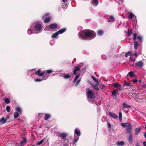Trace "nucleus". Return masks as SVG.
I'll list each match as a JSON object with an SVG mask.
<instances>
[{
    "mask_svg": "<svg viewBox=\"0 0 146 146\" xmlns=\"http://www.w3.org/2000/svg\"><path fill=\"white\" fill-rule=\"evenodd\" d=\"M108 113L109 114L111 117L116 119H117L118 116L116 114L113 113L111 112H109Z\"/></svg>",
    "mask_w": 146,
    "mask_h": 146,
    "instance_id": "9d476101",
    "label": "nucleus"
},
{
    "mask_svg": "<svg viewBox=\"0 0 146 146\" xmlns=\"http://www.w3.org/2000/svg\"><path fill=\"white\" fill-rule=\"evenodd\" d=\"M108 22H112L114 20V18L113 16H110L109 18H108Z\"/></svg>",
    "mask_w": 146,
    "mask_h": 146,
    "instance_id": "bb28decb",
    "label": "nucleus"
},
{
    "mask_svg": "<svg viewBox=\"0 0 146 146\" xmlns=\"http://www.w3.org/2000/svg\"><path fill=\"white\" fill-rule=\"evenodd\" d=\"M127 76H129L130 77L132 78L135 76V74L133 72H131L128 73Z\"/></svg>",
    "mask_w": 146,
    "mask_h": 146,
    "instance_id": "aec40b11",
    "label": "nucleus"
},
{
    "mask_svg": "<svg viewBox=\"0 0 146 146\" xmlns=\"http://www.w3.org/2000/svg\"><path fill=\"white\" fill-rule=\"evenodd\" d=\"M35 82H40L42 81V80L39 79H36L35 80Z\"/></svg>",
    "mask_w": 146,
    "mask_h": 146,
    "instance_id": "603ef678",
    "label": "nucleus"
},
{
    "mask_svg": "<svg viewBox=\"0 0 146 146\" xmlns=\"http://www.w3.org/2000/svg\"><path fill=\"white\" fill-rule=\"evenodd\" d=\"M113 85L114 86V87L118 88L119 87V83L117 82L116 83H115L113 84Z\"/></svg>",
    "mask_w": 146,
    "mask_h": 146,
    "instance_id": "c03bdc74",
    "label": "nucleus"
},
{
    "mask_svg": "<svg viewBox=\"0 0 146 146\" xmlns=\"http://www.w3.org/2000/svg\"><path fill=\"white\" fill-rule=\"evenodd\" d=\"M132 52L131 51H129L128 52L126 53L125 54V57H127L129 55L131 56L132 54Z\"/></svg>",
    "mask_w": 146,
    "mask_h": 146,
    "instance_id": "f704fd0d",
    "label": "nucleus"
},
{
    "mask_svg": "<svg viewBox=\"0 0 146 146\" xmlns=\"http://www.w3.org/2000/svg\"><path fill=\"white\" fill-rule=\"evenodd\" d=\"M130 60L131 61H134L135 60L134 59H132V58H131V57H130Z\"/></svg>",
    "mask_w": 146,
    "mask_h": 146,
    "instance_id": "0e129e2a",
    "label": "nucleus"
},
{
    "mask_svg": "<svg viewBox=\"0 0 146 146\" xmlns=\"http://www.w3.org/2000/svg\"><path fill=\"white\" fill-rule=\"evenodd\" d=\"M51 117V115L48 114H46L45 115L44 119L47 120Z\"/></svg>",
    "mask_w": 146,
    "mask_h": 146,
    "instance_id": "b1692460",
    "label": "nucleus"
},
{
    "mask_svg": "<svg viewBox=\"0 0 146 146\" xmlns=\"http://www.w3.org/2000/svg\"><path fill=\"white\" fill-rule=\"evenodd\" d=\"M141 130V127L136 128L135 130V134L136 135H138Z\"/></svg>",
    "mask_w": 146,
    "mask_h": 146,
    "instance_id": "2eb2a0df",
    "label": "nucleus"
},
{
    "mask_svg": "<svg viewBox=\"0 0 146 146\" xmlns=\"http://www.w3.org/2000/svg\"><path fill=\"white\" fill-rule=\"evenodd\" d=\"M92 77L93 79V80H94V81L98 83L99 81L97 80V79L93 76H92Z\"/></svg>",
    "mask_w": 146,
    "mask_h": 146,
    "instance_id": "79ce46f5",
    "label": "nucleus"
},
{
    "mask_svg": "<svg viewBox=\"0 0 146 146\" xmlns=\"http://www.w3.org/2000/svg\"><path fill=\"white\" fill-rule=\"evenodd\" d=\"M132 31L131 29H128V31L127 36H130L131 35Z\"/></svg>",
    "mask_w": 146,
    "mask_h": 146,
    "instance_id": "72a5a7b5",
    "label": "nucleus"
},
{
    "mask_svg": "<svg viewBox=\"0 0 146 146\" xmlns=\"http://www.w3.org/2000/svg\"><path fill=\"white\" fill-rule=\"evenodd\" d=\"M125 86H131V85L128 82H125Z\"/></svg>",
    "mask_w": 146,
    "mask_h": 146,
    "instance_id": "a18cd8bd",
    "label": "nucleus"
},
{
    "mask_svg": "<svg viewBox=\"0 0 146 146\" xmlns=\"http://www.w3.org/2000/svg\"><path fill=\"white\" fill-rule=\"evenodd\" d=\"M80 75L79 74H78L75 78L74 79V82H76L78 78H79V77H80Z\"/></svg>",
    "mask_w": 146,
    "mask_h": 146,
    "instance_id": "58836bf2",
    "label": "nucleus"
},
{
    "mask_svg": "<svg viewBox=\"0 0 146 146\" xmlns=\"http://www.w3.org/2000/svg\"><path fill=\"white\" fill-rule=\"evenodd\" d=\"M140 142H137L135 146H140Z\"/></svg>",
    "mask_w": 146,
    "mask_h": 146,
    "instance_id": "5fc2aeb1",
    "label": "nucleus"
},
{
    "mask_svg": "<svg viewBox=\"0 0 146 146\" xmlns=\"http://www.w3.org/2000/svg\"><path fill=\"white\" fill-rule=\"evenodd\" d=\"M143 62L141 61H139L137 62L135 64V65L137 67H138L141 68L143 66Z\"/></svg>",
    "mask_w": 146,
    "mask_h": 146,
    "instance_id": "ddd939ff",
    "label": "nucleus"
},
{
    "mask_svg": "<svg viewBox=\"0 0 146 146\" xmlns=\"http://www.w3.org/2000/svg\"><path fill=\"white\" fill-rule=\"evenodd\" d=\"M124 142L123 141H121L119 142V145L122 146L124 145Z\"/></svg>",
    "mask_w": 146,
    "mask_h": 146,
    "instance_id": "8fccbe9b",
    "label": "nucleus"
},
{
    "mask_svg": "<svg viewBox=\"0 0 146 146\" xmlns=\"http://www.w3.org/2000/svg\"><path fill=\"white\" fill-rule=\"evenodd\" d=\"M31 31L32 30H31L29 29L28 31V32L29 34L30 33V34H31L32 33Z\"/></svg>",
    "mask_w": 146,
    "mask_h": 146,
    "instance_id": "6e6d98bb",
    "label": "nucleus"
},
{
    "mask_svg": "<svg viewBox=\"0 0 146 146\" xmlns=\"http://www.w3.org/2000/svg\"><path fill=\"white\" fill-rule=\"evenodd\" d=\"M133 81L134 83H136L137 82V80L136 79H134L133 80Z\"/></svg>",
    "mask_w": 146,
    "mask_h": 146,
    "instance_id": "052dcab7",
    "label": "nucleus"
},
{
    "mask_svg": "<svg viewBox=\"0 0 146 146\" xmlns=\"http://www.w3.org/2000/svg\"><path fill=\"white\" fill-rule=\"evenodd\" d=\"M27 142V139L25 137H23V140L19 143V146H24Z\"/></svg>",
    "mask_w": 146,
    "mask_h": 146,
    "instance_id": "6e6552de",
    "label": "nucleus"
},
{
    "mask_svg": "<svg viewBox=\"0 0 146 146\" xmlns=\"http://www.w3.org/2000/svg\"><path fill=\"white\" fill-rule=\"evenodd\" d=\"M0 122L2 124H4L6 123L4 117H2L1 119Z\"/></svg>",
    "mask_w": 146,
    "mask_h": 146,
    "instance_id": "c85d7f7f",
    "label": "nucleus"
},
{
    "mask_svg": "<svg viewBox=\"0 0 146 146\" xmlns=\"http://www.w3.org/2000/svg\"><path fill=\"white\" fill-rule=\"evenodd\" d=\"M20 115L17 112H15L14 113V117L15 119L17 118Z\"/></svg>",
    "mask_w": 146,
    "mask_h": 146,
    "instance_id": "5701e85b",
    "label": "nucleus"
},
{
    "mask_svg": "<svg viewBox=\"0 0 146 146\" xmlns=\"http://www.w3.org/2000/svg\"><path fill=\"white\" fill-rule=\"evenodd\" d=\"M98 84H94L92 85V86L94 89L96 90H99L100 89L98 86Z\"/></svg>",
    "mask_w": 146,
    "mask_h": 146,
    "instance_id": "dca6fc26",
    "label": "nucleus"
},
{
    "mask_svg": "<svg viewBox=\"0 0 146 146\" xmlns=\"http://www.w3.org/2000/svg\"><path fill=\"white\" fill-rule=\"evenodd\" d=\"M119 1H120L121 2V3H123V0H119Z\"/></svg>",
    "mask_w": 146,
    "mask_h": 146,
    "instance_id": "774afa93",
    "label": "nucleus"
},
{
    "mask_svg": "<svg viewBox=\"0 0 146 146\" xmlns=\"http://www.w3.org/2000/svg\"><path fill=\"white\" fill-rule=\"evenodd\" d=\"M42 114L41 113H39L38 114V117H42Z\"/></svg>",
    "mask_w": 146,
    "mask_h": 146,
    "instance_id": "13d9d810",
    "label": "nucleus"
},
{
    "mask_svg": "<svg viewBox=\"0 0 146 146\" xmlns=\"http://www.w3.org/2000/svg\"><path fill=\"white\" fill-rule=\"evenodd\" d=\"M133 55L137 57L138 56V54L137 53H134L133 54Z\"/></svg>",
    "mask_w": 146,
    "mask_h": 146,
    "instance_id": "680f3d73",
    "label": "nucleus"
},
{
    "mask_svg": "<svg viewBox=\"0 0 146 146\" xmlns=\"http://www.w3.org/2000/svg\"><path fill=\"white\" fill-rule=\"evenodd\" d=\"M138 43L137 41H135L134 44V48L135 49H137L138 45Z\"/></svg>",
    "mask_w": 146,
    "mask_h": 146,
    "instance_id": "c756f323",
    "label": "nucleus"
},
{
    "mask_svg": "<svg viewBox=\"0 0 146 146\" xmlns=\"http://www.w3.org/2000/svg\"><path fill=\"white\" fill-rule=\"evenodd\" d=\"M42 25L40 23L36 22H35L33 24L32 27L33 29L37 31V33L41 32V30Z\"/></svg>",
    "mask_w": 146,
    "mask_h": 146,
    "instance_id": "7ed1b4c3",
    "label": "nucleus"
},
{
    "mask_svg": "<svg viewBox=\"0 0 146 146\" xmlns=\"http://www.w3.org/2000/svg\"><path fill=\"white\" fill-rule=\"evenodd\" d=\"M42 143H41V141H38L37 142V144L38 145H39L40 144H41Z\"/></svg>",
    "mask_w": 146,
    "mask_h": 146,
    "instance_id": "4d7b16f0",
    "label": "nucleus"
},
{
    "mask_svg": "<svg viewBox=\"0 0 146 146\" xmlns=\"http://www.w3.org/2000/svg\"><path fill=\"white\" fill-rule=\"evenodd\" d=\"M80 67V66H77L75 67V68L73 71L74 74L76 75L77 74V72L79 71Z\"/></svg>",
    "mask_w": 146,
    "mask_h": 146,
    "instance_id": "f8f14e48",
    "label": "nucleus"
},
{
    "mask_svg": "<svg viewBox=\"0 0 146 146\" xmlns=\"http://www.w3.org/2000/svg\"><path fill=\"white\" fill-rule=\"evenodd\" d=\"M143 144L144 146H146V141H145L143 143Z\"/></svg>",
    "mask_w": 146,
    "mask_h": 146,
    "instance_id": "bf43d9fd",
    "label": "nucleus"
},
{
    "mask_svg": "<svg viewBox=\"0 0 146 146\" xmlns=\"http://www.w3.org/2000/svg\"><path fill=\"white\" fill-rule=\"evenodd\" d=\"M6 122H9L10 121L9 117V116H7L5 118Z\"/></svg>",
    "mask_w": 146,
    "mask_h": 146,
    "instance_id": "473e14b6",
    "label": "nucleus"
},
{
    "mask_svg": "<svg viewBox=\"0 0 146 146\" xmlns=\"http://www.w3.org/2000/svg\"><path fill=\"white\" fill-rule=\"evenodd\" d=\"M70 77H71V76H69L68 74L65 75L64 76V78L65 79H68V78H70Z\"/></svg>",
    "mask_w": 146,
    "mask_h": 146,
    "instance_id": "37998d69",
    "label": "nucleus"
},
{
    "mask_svg": "<svg viewBox=\"0 0 146 146\" xmlns=\"http://www.w3.org/2000/svg\"><path fill=\"white\" fill-rule=\"evenodd\" d=\"M131 106H128L125 104V103L123 104V108H130Z\"/></svg>",
    "mask_w": 146,
    "mask_h": 146,
    "instance_id": "c9c22d12",
    "label": "nucleus"
},
{
    "mask_svg": "<svg viewBox=\"0 0 146 146\" xmlns=\"http://www.w3.org/2000/svg\"><path fill=\"white\" fill-rule=\"evenodd\" d=\"M100 87L101 88H104L105 87V86L104 84L101 83L100 84Z\"/></svg>",
    "mask_w": 146,
    "mask_h": 146,
    "instance_id": "49530a36",
    "label": "nucleus"
},
{
    "mask_svg": "<svg viewBox=\"0 0 146 146\" xmlns=\"http://www.w3.org/2000/svg\"><path fill=\"white\" fill-rule=\"evenodd\" d=\"M85 92L88 100L89 101L90 100H92L95 98L96 97L94 92L88 88H86Z\"/></svg>",
    "mask_w": 146,
    "mask_h": 146,
    "instance_id": "f03ea898",
    "label": "nucleus"
},
{
    "mask_svg": "<svg viewBox=\"0 0 146 146\" xmlns=\"http://www.w3.org/2000/svg\"><path fill=\"white\" fill-rule=\"evenodd\" d=\"M94 3H95L96 5L98 4V1L97 0H93Z\"/></svg>",
    "mask_w": 146,
    "mask_h": 146,
    "instance_id": "3c124183",
    "label": "nucleus"
},
{
    "mask_svg": "<svg viewBox=\"0 0 146 146\" xmlns=\"http://www.w3.org/2000/svg\"><path fill=\"white\" fill-rule=\"evenodd\" d=\"M122 113L121 112H119V119L121 122H122Z\"/></svg>",
    "mask_w": 146,
    "mask_h": 146,
    "instance_id": "ea45409f",
    "label": "nucleus"
},
{
    "mask_svg": "<svg viewBox=\"0 0 146 146\" xmlns=\"http://www.w3.org/2000/svg\"><path fill=\"white\" fill-rule=\"evenodd\" d=\"M15 110L16 111V112L19 113L20 115L22 114V110L21 108L19 107H16L15 108Z\"/></svg>",
    "mask_w": 146,
    "mask_h": 146,
    "instance_id": "4468645a",
    "label": "nucleus"
},
{
    "mask_svg": "<svg viewBox=\"0 0 146 146\" xmlns=\"http://www.w3.org/2000/svg\"><path fill=\"white\" fill-rule=\"evenodd\" d=\"M6 110L8 112H10V107L9 106H7L6 107Z\"/></svg>",
    "mask_w": 146,
    "mask_h": 146,
    "instance_id": "a19ab883",
    "label": "nucleus"
},
{
    "mask_svg": "<svg viewBox=\"0 0 146 146\" xmlns=\"http://www.w3.org/2000/svg\"><path fill=\"white\" fill-rule=\"evenodd\" d=\"M80 80H78L76 82V85H78L80 83Z\"/></svg>",
    "mask_w": 146,
    "mask_h": 146,
    "instance_id": "864d4df0",
    "label": "nucleus"
},
{
    "mask_svg": "<svg viewBox=\"0 0 146 146\" xmlns=\"http://www.w3.org/2000/svg\"><path fill=\"white\" fill-rule=\"evenodd\" d=\"M130 123H121V125L123 127H125L127 126L128 127L129 125H130Z\"/></svg>",
    "mask_w": 146,
    "mask_h": 146,
    "instance_id": "412c9836",
    "label": "nucleus"
},
{
    "mask_svg": "<svg viewBox=\"0 0 146 146\" xmlns=\"http://www.w3.org/2000/svg\"><path fill=\"white\" fill-rule=\"evenodd\" d=\"M137 36V35L136 33L134 34L133 38V39L134 40H136V39Z\"/></svg>",
    "mask_w": 146,
    "mask_h": 146,
    "instance_id": "09e8293b",
    "label": "nucleus"
},
{
    "mask_svg": "<svg viewBox=\"0 0 146 146\" xmlns=\"http://www.w3.org/2000/svg\"><path fill=\"white\" fill-rule=\"evenodd\" d=\"M66 29L65 28H64L62 29H60L57 31V32L58 33V34H62L64 32H65L66 31Z\"/></svg>",
    "mask_w": 146,
    "mask_h": 146,
    "instance_id": "f3484780",
    "label": "nucleus"
},
{
    "mask_svg": "<svg viewBox=\"0 0 146 146\" xmlns=\"http://www.w3.org/2000/svg\"><path fill=\"white\" fill-rule=\"evenodd\" d=\"M79 35L83 39L85 40L89 38H92V39L94 38L96 36V33L93 30L85 29L80 32Z\"/></svg>",
    "mask_w": 146,
    "mask_h": 146,
    "instance_id": "f257e3e1",
    "label": "nucleus"
},
{
    "mask_svg": "<svg viewBox=\"0 0 146 146\" xmlns=\"http://www.w3.org/2000/svg\"><path fill=\"white\" fill-rule=\"evenodd\" d=\"M79 139V137H75V139L74 140V144L75 143L77 142Z\"/></svg>",
    "mask_w": 146,
    "mask_h": 146,
    "instance_id": "4c0bfd02",
    "label": "nucleus"
},
{
    "mask_svg": "<svg viewBox=\"0 0 146 146\" xmlns=\"http://www.w3.org/2000/svg\"><path fill=\"white\" fill-rule=\"evenodd\" d=\"M118 89H116L114 90H113L112 92V95L113 96H114L116 94V93L118 92Z\"/></svg>",
    "mask_w": 146,
    "mask_h": 146,
    "instance_id": "cd10ccee",
    "label": "nucleus"
},
{
    "mask_svg": "<svg viewBox=\"0 0 146 146\" xmlns=\"http://www.w3.org/2000/svg\"><path fill=\"white\" fill-rule=\"evenodd\" d=\"M4 101L6 104H8L10 102L9 99L7 98H5L4 100Z\"/></svg>",
    "mask_w": 146,
    "mask_h": 146,
    "instance_id": "2f4dec72",
    "label": "nucleus"
},
{
    "mask_svg": "<svg viewBox=\"0 0 146 146\" xmlns=\"http://www.w3.org/2000/svg\"><path fill=\"white\" fill-rule=\"evenodd\" d=\"M132 135L131 134H130L129 135V136L128 139V141L130 143H132Z\"/></svg>",
    "mask_w": 146,
    "mask_h": 146,
    "instance_id": "393cba45",
    "label": "nucleus"
},
{
    "mask_svg": "<svg viewBox=\"0 0 146 146\" xmlns=\"http://www.w3.org/2000/svg\"><path fill=\"white\" fill-rule=\"evenodd\" d=\"M52 71L51 70H46L43 71V78H45L47 79L49 76V74L52 72Z\"/></svg>",
    "mask_w": 146,
    "mask_h": 146,
    "instance_id": "20e7f679",
    "label": "nucleus"
},
{
    "mask_svg": "<svg viewBox=\"0 0 146 146\" xmlns=\"http://www.w3.org/2000/svg\"><path fill=\"white\" fill-rule=\"evenodd\" d=\"M49 15V14L48 13H47L42 16V18L43 19H45L44 21V22L45 23H48L51 20V18L50 17H49L46 18V17L48 16Z\"/></svg>",
    "mask_w": 146,
    "mask_h": 146,
    "instance_id": "39448f33",
    "label": "nucleus"
},
{
    "mask_svg": "<svg viewBox=\"0 0 146 146\" xmlns=\"http://www.w3.org/2000/svg\"><path fill=\"white\" fill-rule=\"evenodd\" d=\"M98 35L100 36L103 35L104 34V32L102 30H99L98 31Z\"/></svg>",
    "mask_w": 146,
    "mask_h": 146,
    "instance_id": "7c9ffc66",
    "label": "nucleus"
},
{
    "mask_svg": "<svg viewBox=\"0 0 146 146\" xmlns=\"http://www.w3.org/2000/svg\"><path fill=\"white\" fill-rule=\"evenodd\" d=\"M137 38L138 40L142 42L143 41V37L142 36H139L137 37Z\"/></svg>",
    "mask_w": 146,
    "mask_h": 146,
    "instance_id": "e433bc0d",
    "label": "nucleus"
},
{
    "mask_svg": "<svg viewBox=\"0 0 146 146\" xmlns=\"http://www.w3.org/2000/svg\"><path fill=\"white\" fill-rule=\"evenodd\" d=\"M132 129V127L131 124H130V125H129L127 127V128L126 130L129 133H131V130Z\"/></svg>",
    "mask_w": 146,
    "mask_h": 146,
    "instance_id": "a211bd4d",
    "label": "nucleus"
},
{
    "mask_svg": "<svg viewBox=\"0 0 146 146\" xmlns=\"http://www.w3.org/2000/svg\"><path fill=\"white\" fill-rule=\"evenodd\" d=\"M35 74L39 76H42L43 77L42 71H41L40 69H38L35 73Z\"/></svg>",
    "mask_w": 146,
    "mask_h": 146,
    "instance_id": "1a4fd4ad",
    "label": "nucleus"
},
{
    "mask_svg": "<svg viewBox=\"0 0 146 146\" xmlns=\"http://www.w3.org/2000/svg\"><path fill=\"white\" fill-rule=\"evenodd\" d=\"M107 125H108V128H110V129L111 128V125L110 124V123L109 122H107Z\"/></svg>",
    "mask_w": 146,
    "mask_h": 146,
    "instance_id": "de8ad7c7",
    "label": "nucleus"
},
{
    "mask_svg": "<svg viewBox=\"0 0 146 146\" xmlns=\"http://www.w3.org/2000/svg\"><path fill=\"white\" fill-rule=\"evenodd\" d=\"M49 28L50 29H54L57 28V25L56 23H54L50 24L49 25Z\"/></svg>",
    "mask_w": 146,
    "mask_h": 146,
    "instance_id": "9b49d317",
    "label": "nucleus"
},
{
    "mask_svg": "<svg viewBox=\"0 0 146 146\" xmlns=\"http://www.w3.org/2000/svg\"><path fill=\"white\" fill-rule=\"evenodd\" d=\"M58 35L59 34L57 32H56L52 35L51 37L53 38H56L57 37Z\"/></svg>",
    "mask_w": 146,
    "mask_h": 146,
    "instance_id": "a878e982",
    "label": "nucleus"
},
{
    "mask_svg": "<svg viewBox=\"0 0 146 146\" xmlns=\"http://www.w3.org/2000/svg\"><path fill=\"white\" fill-rule=\"evenodd\" d=\"M62 1L63 2L65 3L67 1V0H62Z\"/></svg>",
    "mask_w": 146,
    "mask_h": 146,
    "instance_id": "e2e57ef3",
    "label": "nucleus"
},
{
    "mask_svg": "<svg viewBox=\"0 0 146 146\" xmlns=\"http://www.w3.org/2000/svg\"><path fill=\"white\" fill-rule=\"evenodd\" d=\"M129 15L128 17L133 22L136 23H137L136 17L131 13H129Z\"/></svg>",
    "mask_w": 146,
    "mask_h": 146,
    "instance_id": "423d86ee",
    "label": "nucleus"
},
{
    "mask_svg": "<svg viewBox=\"0 0 146 146\" xmlns=\"http://www.w3.org/2000/svg\"><path fill=\"white\" fill-rule=\"evenodd\" d=\"M64 142L63 144V145L64 146H67L68 145V139H65L64 140Z\"/></svg>",
    "mask_w": 146,
    "mask_h": 146,
    "instance_id": "4be33fe9",
    "label": "nucleus"
},
{
    "mask_svg": "<svg viewBox=\"0 0 146 146\" xmlns=\"http://www.w3.org/2000/svg\"><path fill=\"white\" fill-rule=\"evenodd\" d=\"M144 137L146 138V132H145L144 135Z\"/></svg>",
    "mask_w": 146,
    "mask_h": 146,
    "instance_id": "69168bd1",
    "label": "nucleus"
},
{
    "mask_svg": "<svg viewBox=\"0 0 146 146\" xmlns=\"http://www.w3.org/2000/svg\"><path fill=\"white\" fill-rule=\"evenodd\" d=\"M44 139H42V140L41 141H40L41 142V143H43L44 141Z\"/></svg>",
    "mask_w": 146,
    "mask_h": 146,
    "instance_id": "338daca9",
    "label": "nucleus"
},
{
    "mask_svg": "<svg viewBox=\"0 0 146 146\" xmlns=\"http://www.w3.org/2000/svg\"><path fill=\"white\" fill-rule=\"evenodd\" d=\"M68 135V133L65 132L61 133L58 135V137H60L62 139L64 140Z\"/></svg>",
    "mask_w": 146,
    "mask_h": 146,
    "instance_id": "0eeeda50",
    "label": "nucleus"
},
{
    "mask_svg": "<svg viewBox=\"0 0 146 146\" xmlns=\"http://www.w3.org/2000/svg\"><path fill=\"white\" fill-rule=\"evenodd\" d=\"M75 134L77 135L78 137L81 135L80 131L78 130L77 129H76L75 130Z\"/></svg>",
    "mask_w": 146,
    "mask_h": 146,
    "instance_id": "6ab92c4d",
    "label": "nucleus"
}]
</instances>
